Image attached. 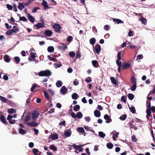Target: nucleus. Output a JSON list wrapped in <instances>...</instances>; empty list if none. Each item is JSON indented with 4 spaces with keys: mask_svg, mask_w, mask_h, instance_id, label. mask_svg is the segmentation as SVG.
I'll use <instances>...</instances> for the list:
<instances>
[{
    "mask_svg": "<svg viewBox=\"0 0 155 155\" xmlns=\"http://www.w3.org/2000/svg\"><path fill=\"white\" fill-rule=\"evenodd\" d=\"M51 74V72L48 70L41 71L38 73L39 76L41 77H48L50 76Z\"/></svg>",
    "mask_w": 155,
    "mask_h": 155,
    "instance_id": "nucleus-1",
    "label": "nucleus"
},
{
    "mask_svg": "<svg viewBox=\"0 0 155 155\" xmlns=\"http://www.w3.org/2000/svg\"><path fill=\"white\" fill-rule=\"evenodd\" d=\"M39 113L38 111L37 110L33 111L32 114V119L33 120H35L38 118L39 115Z\"/></svg>",
    "mask_w": 155,
    "mask_h": 155,
    "instance_id": "nucleus-2",
    "label": "nucleus"
},
{
    "mask_svg": "<svg viewBox=\"0 0 155 155\" xmlns=\"http://www.w3.org/2000/svg\"><path fill=\"white\" fill-rule=\"evenodd\" d=\"M55 32H58L60 31L61 27L59 24L55 23L52 26Z\"/></svg>",
    "mask_w": 155,
    "mask_h": 155,
    "instance_id": "nucleus-3",
    "label": "nucleus"
},
{
    "mask_svg": "<svg viewBox=\"0 0 155 155\" xmlns=\"http://www.w3.org/2000/svg\"><path fill=\"white\" fill-rule=\"evenodd\" d=\"M94 52L99 54L101 49V46L99 44H96L95 45Z\"/></svg>",
    "mask_w": 155,
    "mask_h": 155,
    "instance_id": "nucleus-4",
    "label": "nucleus"
},
{
    "mask_svg": "<svg viewBox=\"0 0 155 155\" xmlns=\"http://www.w3.org/2000/svg\"><path fill=\"white\" fill-rule=\"evenodd\" d=\"M26 124L29 126L31 127H36L38 125V124L35 121H32V122H29L28 123H26Z\"/></svg>",
    "mask_w": 155,
    "mask_h": 155,
    "instance_id": "nucleus-5",
    "label": "nucleus"
},
{
    "mask_svg": "<svg viewBox=\"0 0 155 155\" xmlns=\"http://www.w3.org/2000/svg\"><path fill=\"white\" fill-rule=\"evenodd\" d=\"M104 118L106 120V123H109L112 121V119L107 114H106L104 116Z\"/></svg>",
    "mask_w": 155,
    "mask_h": 155,
    "instance_id": "nucleus-6",
    "label": "nucleus"
},
{
    "mask_svg": "<svg viewBox=\"0 0 155 155\" xmlns=\"http://www.w3.org/2000/svg\"><path fill=\"white\" fill-rule=\"evenodd\" d=\"M130 66L131 65L127 63L126 62H123L122 64V69L125 70L130 67Z\"/></svg>",
    "mask_w": 155,
    "mask_h": 155,
    "instance_id": "nucleus-7",
    "label": "nucleus"
},
{
    "mask_svg": "<svg viewBox=\"0 0 155 155\" xmlns=\"http://www.w3.org/2000/svg\"><path fill=\"white\" fill-rule=\"evenodd\" d=\"M0 120L5 125H7L8 124V123L6 120L5 117L3 115L0 116Z\"/></svg>",
    "mask_w": 155,
    "mask_h": 155,
    "instance_id": "nucleus-8",
    "label": "nucleus"
},
{
    "mask_svg": "<svg viewBox=\"0 0 155 155\" xmlns=\"http://www.w3.org/2000/svg\"><path fill=\"white\" fill-rule=\"evenodd\" d=\"M44 34L45 35L47 36L50 37L52 35V32L51 30H47L45 31Z\"/></svg>",
    "mask_w": 155,
    "mask_h": 155,
    "instance_id": "nucleus-9",
    "label": "nucleus"
},
{
    "mask_svg": "<svg viewBox=\"0 0 155 155\" xmlns=\"http://www.w3.org/2000/svg\"><path fill=\"white\" fill-rule=\"evenodd\" d=\"M67 91V89L65 86H63L60 89V92L63 95H64Z\"/></svg>",
    "mask_w": 155,
    "mask_h": 155,
    "instance_id": "nucleus-10",
    "label": "nucleus"
},
{
    "mask_svg": "<svg viewBox=\"0 0 155 155\" xmlns=\"http://www.w3.org/2000/svg\"><path fill=\"white\" fill-rule=\"evenodd\" d=\"M92 63L93 66L95 68H98L99 66V63L98 61L95 60H94L92 61Z\"/></svg>",
    "mask_w": 155,
    "mask_h": 155,
    "instance_id": "nucleus-11",
    "label": "nucleus"
},
{
    "mask_svg": "<svg viewBox=\"0 0 155 155\" xmlns=\"http://www.w3.org/2000/svg\"><path fill=\"white\" fill-rule=\"evenodd\" d=\"M34 26H36L37 29H39L44 27L45 24L44 23H38L37 24L35 25Z\"/></svg>",
    "mask_w": 155,
    "mask_h": 155,
    "instance_id": "nucleus-12",
    "label": "nucleus"
},
{
    "mask_svg": "<svg viewBox=\"0 0 155 155\" xmlns=\"http://www.w3.org/2000/svg\"><path fill=\"white\" fill-rule=\"evenodd\" d=\"M94 113L95 117H99L101 116V113L99 111L96 110L94 111Z\"/></svg>",
    "mask_w": 155,
    "mask_h": 155,
    "instance_id": "nucleus-13",
    "label": "nucleus"
},
{
    "mask_svg": "<svg viewBox=\"0 0 155 155\" xmlns=\"http://www.w3.org/2000/svg\"><path fill=\"white\" fill-rule=\"evenodd\" d=\"M28 19L32 23H34L35 21V18L33 16H31L29 13L28 14Z\"/></svg>",
    "mask_w": 155,
    "mask_h": 155,
    "instance_id": "nucleus-14",
    "label": "nucleus"
},
{
    "mask_svg": "<svg viewBox=\"0 0 155 155\" xmlns=\"http://www.w3.org/2000/svg\"><path fill=\"white\" fill-rule=\"evenodd\" d=\"M49 137L53 140H55L58 138V135L56 134H55L53 135H51L49 136Z\"/></svg>",
    "mask_w": 155,
    "mask_h": 155,
    "instance_id": "nucleus-15",
    "label": "nucleus"
},
{
    "mask_svg": "<svg viewBox=\"0 0 155 155\" xmlns=\"http://www.w3.org/2000/svg\"><path fill=\"white\" fill-rule=\"evenodd\" d=\"M25 6V5L23 4L22 3H20L18 5V8L20 10H23V8H24Z\"/></svg>",
    "mask_w": 155,
    "mask_h": 155,
    "instance_id": "nucleus-16",
    "label": "nucleus"
},
{
    "mask_svg": "<svg viewBox=\"0 0 155 155\" xmlns=\"http://www.w3.org/2000/svg\"><path fill=\"white\" fill-rule=\"evenodd\" d=\"M42 4L44 7L45 9H47L49 8V6L47 4V2L44 0H43Z\"/></svg>",
    "mask_w": 155,
    "mask_h": 155,
    "instance_id": "nucleus-17",
    "label": "nucleus"
},
{
    "mask_svg": "<svg viewBox=\"0 0 155 155\" xmlns=\"http://www.w3.org/2000/svg\"><path fill=\"white\" fill-rule=\"evenodd\" d=\"M4 61L7 62H9L10 61V58H9V56L8 55H5L4 58Z\"/></svg>",
    "mask_w": 155,
    "mask_h": 155,
    "instance_id": "nucleus-18",
    "label": "nucleus"
},
{
    "mask_svg": "<svg viewBox=\"0 0 155 155\" xmlns=\"http://www.w3.org/2000/svg\"><path fill=\"white\" fill-rule=\"evenodd\" d=\"M128 124L130 128L133 129L135 130H136L137 129V128L135 127L134 125L132 124L131 122L129 123Z\"/></svg>",
    "mask_w": 155,
    "mask_h": 155,
    "instance_id": "nucleus-19",
    "label": "nucleus"
},
{
    "mask_svg": "<svg viewBox=\"0 0 155 155\" xmlns=\"http://www.w3.org/2000/svg\"><path fill=\"white\" fill-rule=\"evenodd\" d=\"M71 97L73 99L76 100L78 98V95L76 93H74L72 94Z\"/></svg>",
    "mask_w": 155,
    "mask_h": 155,
    "instance_id": "nucleus-20",
    "label": "nucleus"
},
{
    "mask_svg": "<svg viewBox=\"0 0 155 155\" xmlns=\"http://www.w3.org/2000/svg\"><path fill=\"white\" fill-rule=\"evenodd\" d=\"M71 146L73 147L74 149H77L78 150H79L80 149L82 148V146L81 145L77 146L75 144H74Z\"/></svg>",
    "mask_w": 155,
    "mask_h": 155,
    "instance_id": "nucleus-21",
    "label": "nucleus"
},
{
    "mask_svg": "<svg viewBox=\"0 0 155 155\" xmlns=\"http://www.w3.org/2000/svg\"><path fill=\"white\" fill-rule=\"evenodd\" d=\"M146 113L147 115L146 116V117L147 119H148V117L150 116L151 115V113L150 112V109H147L146 110Z\"/></svg>",
    "mask_w": 155,
    "mask_h": 155,
    "instance_id": "nucleus-22",
    "label": "nucleus"
},
{
    "mask_svg": "<svg viewBox=\"0 0 155 155\" xmlns=\"http://www.w3.org/2000/svg\"><path fill=\"white\" fill-rule=\"evenodd\" d=\"M47 50L48 52H52L54 51V48L53 46H50L48 47Z\"/></svg>",
    "mask_w": 155,
    "mask_h": 155,
    "instance_id": "nucleus-23",
    "label": "nucleus"
},
{
    "mask_svg": "<svg viewBox=\"0 0 155 155\" xmlns=\"http://www.w3.org/2000/svg\"><path fill=\"white\" fill-rule=\"evenodd\" d=\"M80 108L79 105H76L74 106L73 109L75 111H77L79 110Z\"/></svg>",
    "mask_w": 155,
    "mask_h": 155,
    "instance_id": "nucleus-24",
    "label": "nucleus"
},
{
    "mask_svg": "<svg viewBox=\"0 0 155 155\" xmlns=\"http://www.w3.org/2000/svg\"><path fill=\"white\" fill-rule=\"evenodd\" d=\"M12 29L13 30L14 33H17L19 31L18 27L16 26H14Z\"/></svg>",
    "mask_w": 155,
    "mask_h": 155,
    "instance_id": "nucleus-25",
    "label": "nucleus"
},
{
    "mask_svg": "<svg viewBox=\"0 0 155 155\" xmlns=\"http://www.w3.org/2000/svg\"><path fill=\"white\" fill-rule=\"evenodd\" d=\"M8 111L10 114H12L16 112V110L12 108L8 109Z\"/></svg>",
    "mask_w": 155,
    "mask_h": 155,
    "instance_id": "nucleus-26",
    "label": "nucleus"
},
{
    "mask_svg": "<svg viewBox=\"0 0 155 155\" xmlns=\"http://www.w3.org/2000/svg\"><path fill=\"white\" fill-rule=\"evenodd\" d=\"M131 82L134 84H137L136 83V79L135 77L134 76H132L131 80H130Z\"/></svg>",
    "mask_w": 155,
    "mask_h": 155,
    "instance_id": "nucleus-27",
    "label": "nucleus"
},
{
    "mask_svg": "<svg viewBox=\"0 0 155 155\" xmlns=\"http://www.w3.org/2000/svg\"><path fill=\"white\" fill-rule=\"evenodd\" d=\"M134 95L131 93H129L128 95V97L129 99L130 100H132L134 98Z\"/></svg>",
    "mask_w": 155,
    "mask_h": 155,
    "instance_id": "nucleus-28",
    "label": "nucleus"
},
{
    "mask_svg": "<svg viewBox=\"0 0 155 155\" xmlns=\"http://www.w3.org/2000/svg\"><path fill=\"white\" fill-rule=\"evenodd\" d=\"M107 147L109 149H111L113 147V145L110 142L108 143L107 144Z\"/></svg>",
    "mask_w": 155,
    "mask_h": 155,
    "instance_id": "nucleus-29",
    "label": "nucleus"
},
{
    "mask_svg": "<svg viewBox=\"0 0 155 155\" xmlns=\"http://www.w3.org/2000/svg\"><path fill=\"white\" fill-rule=\"evenodd\" d=\"M19 133L21 134H26V131L24 129L20 128L19 130Z\"/></svg>",
    "mask_w": 155,
    "mask_h": 155,
    "instance_id": "nucleus-30",
    "label": "nucleus"
},
{
    "mask_svg": "<svg viewBox=\"0 0 155 155\" xmlns=\"http://www.w3.org/2000/svg\"><path fill=\"white\" fill-rule=\"evenodd\" d=\"M50 149L52 150L53 151H56L57 149V147L53 145H51L49 147Z\"/></svg>",
    "mask_w": 155,
    "mask_h": 155,
    "instance_id": "nucleus-31",
    "label": "nucleus"
},
{
    "mask_svg": "<svg viewBox=\"0 0 155 155\" xmlns=\"http://www.w3.org/2000/svg\"><path fill=\"white\" fill-rule=\"evenodd\" d=\"M58 49L61 50H65L67 48V46H58Z\"/></svg>",
    "mask_w": 155,
    "mask_h": 155,
    "instance_id": "nucleus-32",
    "label": "nucleus"
},
{
    "mask_svg": "<svg viewBox=\"0 0 155 155\" xmlns=\"http://www.w3.org/2000/svg\"><path fill=\"white\" fill-rule=\"evenodd\" d=\"M56 85L57 87H59L62 85V83L61 81H58L56 84Z\"/></svg>",
    "mask_w": 155,
    "mask_h": 155,
    "instance_id": "nucleus-33",
    "label": "nucleus"
},
{
    "mask_svg": "<svg viewBox=\"0 0 155 155\" xmlns=\"http://www.w3.org/2000/svg\"><path fill=\"white\" fill-rule=\"evenodd\" d=\"M83 117V115L81 112L79 111L77 113V117L79 119H81Z\"/></svg>",
    "mask_w": 155,
    "mask_h": 155,
    "instance_id": "nucleus-34",
    "label": "nucleus"
},
{
    "mask_svg": "<svg viewBox=\"0 0 155 155\" xmlns=\"http://www.w3.org/2000/svg\"><path fill=\"white\" fill-rule=\"evenodd\" d=\"M110 80L111 82L114 85H116L117 82L115 78L113 77H111L110 78Z\"/></svg>",
    "mask_w": 155,
    "mask_h": 155,
    "instance_id": "nucleus-35",
    "label": "nucleus"
},
{
    "mask_svg": "<svg viewBox=\"0 0 155 155\" xmlns=\"http://www.w3.org/2000/svg\"><path fill=\"white\" fill-rule=\"evenodd\" d=\"M96 42V39L94 38H92L90 40V42L91 44L93 45Z\"/></svg>",
    "mask_w": 155,
    "mask_h": 155,
    "instance_id": "nucleus-36",
    "label": "nucleus"
},
{
    "mask_svg": "<svg viewBox=\"0 0 155 155\" xmlns=\"http://www.w3.org/2000/svg\"><path fill=\"white\" fill-rule=\"evenodd\" d=\"M13 33H14L13 30L11 29L8 30L6 32V34L8 35H12Z\"/></svg>",
    "mask_w": 155,
    "mask_h": 155,
    "instance_id": "nucleus-37",
    "label": "nucleus"
},
{
    "mask_svg": "<svg viewBox=\"0 0 155 155\" xmlns=\"http://www.w3.org/2000/svg\"><path fill=\"white\" fill-rule=\"evenodd\" d=\"M0 100L3 102L7 103L8 99L0 95Z\"/></svg>",
    "mask_w": 155,
    "mask_h": 155,
    "instance_id": "nucleus-38",
    "label": "nucleus"
},
{
    "mask_svg": "<svg viewBox=\"0 0 155 155\" xmlns=\"http://www.w3.org/2000/svg\"><path fill=\"white\" fill-rule=\"evenodd\" d=\"M114 21H115L118 24L119 23H123V21L121 20L118 19H113Z\"/></svg>",
    "mask_w": 155,
    "mask_h": 155,
    "instance_id": "nucleus-39",
    "label": "nucleus"
},
{
    "mask_svg": "<svg viewBox=\"0 0 155 155\" xmlns=\"http://www.w3.org/2000/svg\"><path fill=\"white\" fill-rule=\"evenodd\" d=\"M31 118V116L30 115H28L26 116L24 120V121L25 122H27L29 121Z\"/></svg>",
    "mask_w": 155,
    "mask_h": 155,
    "instance_id": "nucleus-40",
    "label": "nucleus"
},
{
    "mask_svg": "<svg viewBox=\"0 0 155 155\" xmlns=\"http://www.w3.org/2000/svg\"><path fill=\"white\" fill-rule=\"evenodd\" d=\"M127 117V115L126 114H124L120 117V119L121 120H124L126 119Z\"/></svg>",
    "mask_w": 155,
    "mask_h": 155,
    "instance_id": "nucleus-41",
    "label": "nucleus"
},
{
    "mask_svg": "<svg viewBox=\"0 0 155 155\" xmlns=\"http://www.w3.org/2000/svg\"><path fill=\"white\" fill-rule=\"evenodd\" d=\"M129 109L130 111L133 114H135L136 113V110L135 107H129Z\"/></svg>",
    "mask_w": 155,
    "mask_h": 155,
    "instance_id": "nucleus-42",
    "label": "nucleus"
},
{
    "mask_svg": "<svg viewBox=\"0 0 155 155\" xmlns=\"http://www.w3.org/2000/svg\"><path fill=\"white\" fill-rule=\"evenodd\" d=\"M14 59L17 64H18L19 63L20 60V58L18 56L15 57Z\"/></svg>",
    "mask_w": 155,
    "mask_h": 155,
    "instance_id": "nucleus-43",
    "label": "nucleus"
},
{
    "mask_svg": "<svg viewBox=\"0 0 155 155\" xmlns=\"http://www.w3.org/2000/svg\"><path fill=\"white\" fill-rule=\"evenodd\" d=\"M64 134L67 137H69L71 136V132L69 131H65L64 133Z\"/></svg>",
    "mask_w": 155,
    "mask_h": 155,
    "instance_id": "nucleus-44",
    "label": "nucleus"
},
{
    "mask_svg": "<svg viewBox=\"0 0 155 155\" xmlns=\"http://www.w3.org/2000/svg\"><path fill=\"white\" fill-rule=\"evenodd\" d=\"M98 134L99 136L101 137L104 138L105 136V134L102 131L99 132Z\"/></svg>",
    "mask_w": 155,
    "mask_h": 155,
    "instance_id": "nucleus-45",
    "label": "nucleus"
},
{
    "mask_svg": "<svg viewBox=\"0 0 155 155\" xmlns=\"http://www.w3.org/2000/svg\"><path fill=\"white\" fill-rule=\"evenodd\" d=\"M137 87V84H134L131 86L130 89L132 91H134L136 90Z\"/></svg>",
    "mask_w": 155,
    "mask_h": 155,
    "instance_id": "nucleus-46",
    "label": "nucleus"
},
{
    "mask_svg": "<svg viewBox=\"0 0 155 155\" xmlns=\"http://www.w3.org/2000/svg\"><path fill=\"white\" fill-rule=\"evenodd\" d=\"M44 94L45 98L48 100H49V96L48 92L44 91Z\"/></svg>",
    "mask_w": 155,
    "mask_h": 155,
    "instance_id": "nucleus-47",
    "label": "nucleus"
},
{
    "mask_svg": "<svg viewBox=\"0 0 155 155\" xmlns=\"http://www.w3.org/2000/svg\"><path fill=\"white\" fill-rule=\"evenodd\" d=\"M19 20L20 21H26L27 20L25 16H23L20 17Z\"/></svg>",
    "mask_w": 155,
    "mask_h": 155,
    "instance_id": "nucleus-48",
    "label": "nucleus"
},
{
    "mask_svg": "<svg viewBox=\"0 0 155 155\" xmlns=\"http://www.w3.org/2000/svg\"><path fill=\"white\" fill-rule=\"evenodd\" d=\"M78 130L81 133H83L84 132V130L83 127H79L78 128Z\"/></svg>",
    "mask_w": 155,
    "mask_h": 155,
    "instance_id": "nucleus-49",
    "label": "nucleus"
},
{
    "mask_svg": "<svg viewBox=\"0 0 155 155\" xmlns=\"http://www.w3.org/2000/svg\"><path fill=\"white\" fill-rule=\"evenodd\" d=\"M69 55L71 58H74L75 56V53L73 51H71L69 53Z\"/></svg>",
    "mask_w": 155,
    "mask_h": 155,
    "instance_id": "nucleus-50",
    "label": "nucleus"
},
{
    "mask_svg": "<svg viewBox=\"0 0 155 155\" xmlns=\"http://www.w3.org/2000/svg\"><path fill=\"white\" fill-rule=\"evenodd\" d=\"M37 84H36L35 83L34 84H33V85H32L31 87V88L30 91H33L34 90L35 88V87H37Z\"/></svg>",
    "mask_w": 155,
    "mask_h": 155,
    "instance_id": "nucleus-51",
    "label": "nucleus"
},
{
    "mask_svg": "<svg viewBox=\"0 0 155 155\" xmlns=\"http://www.w3.org/2000/svg\"><path fill=\"white\" fill-rule=\"evenodd\" d=\"M85 81L87 83H88L92 81V79L90 77H88Z\"/></svg>",
    "mask_w": 155,
    "mask_h": 155,
    "instance_id": "nucleus-52",
    "label": "nucleus"
},
{
    "mask_svg": "<svg viewBox=\"0 0 155 155\" xmlns=\"http://www.w3.org/2000/svg\"><path fill=\"white\" fill-rule=\"evenodd\" d=\"M12 117L13 116L12 115L10 114L8 115L7 120H8L9 122H10V120H12Z\"/></svg>",
    "mask_w": 155,
    "mask_h": 155,
    "instance_id": "nucleus-53",
    "label": "nucleus"
},
{
    "mask_svg": "<svg viewBox=\"0 0 155 155\" xmlns=\"http://www.w3.org/2000/svg\"><path fill=\"white\" fill-rule=\"evenodd\" d=\"M120 60H117L116 61V64L117 65L118 67H121L122 64V62L120 61Z\"/></svg>",
    "mask_w": 155,
    "mask_h": 155,
    "instance_id": "nucleus-54",
    "label": "nucleus"
},
{
    "mask_svg": "<svg viewBox=\"0 0 155 155\" xmlns=\"http://www.w3.org/2000/svg\"><path fill=\"white\" fill-rule=\"evenodd\" d=\"M38 152V149L35 148L33 149V152L34 154L35 155H37V153Z\"/></svg>",
    "mask_w": 155,
    "mask_h": 155,
    "instance_id": "nucleus-55",
    "label": "nucleus"
},
{
    "mask_svg": "<svg viewBox=\"0 0 155 155\" xmlns=\"http://www.w3.org/2000/svg\"><path fill=\"white\" fill-rule=\"evenodd\" d=\"M127 97L126 96H123L121 97V100L122 102L126 103V100L125 98H126Z\"/></svg>",
    "mask_w": 155,
    "mask_h": 155,
    "instance_id": "nucleus-56",
    "label": "nucleus"
},
{
    "mask_svg": "<svg viewBox=\"0 0 155 155\" xmlns=\"http://www.w3.org/2000/svg\"><path fill=\"white\" fill-rule=\"evenodd\" d=\"M6 7L9 10H12L13 8L12 6L8 4L6 5Z\"/></svg>",
    "mask_w": 155,
    "mask_h": 155,
    "instance_id": "nucleus-57",
    "label": "nucleus"
},
{
    "mask_svg": "<svg viewBox=\"0 0 155 155\" xmlns=\"http://www.w3.org/2000/svg\"><path fill=\"white\" fill-rule=\"evenodd\" d=\"M141 22H142V23L143 24H144V25H145L146 24L147 22V20L146 19H145L144 18H141Z\"/></svg>",
    "mask_w": 155,
    "mask_h": 155,
    "instance_id": "nucleus-58",
    "label": "nucleus"
},
{
    "mask_svg": "<svg viewBox=\"0 0 155 155\" xmlns=\"http://www.w3.org/2000/svg\"><path fill=\"white\" fill-rule=\"evenodd\" d=\"M146 102L147 103H148V104H147L146 106L147 107V109H149L151 107V103L150 101L149 102L148 101H147Z\"/></svg>",
    "mask_w": 155,
    "mask_h": 155,
    "instance_id": "nucleus-59",
    "label": "nucleus"
},
{
    "mask_svg": "<svg viewBox=\"0 0 155 155\" xmlns=\"http://www.w3.org/2000/svg\"><path fill=\"white\" fill-rule=\"evenodd\" d=\"M149 109L150 110H151L153 113H155V107L154 106H152Z\"/></svg>",
    "mask_w": 155,
    "mask_h": 155,
    "instance_id": "nucleus-60",
    "label": "nucleus"
},
{
    "mask_svg": "<svg viewBox=\"0 0 155 155\" xmlns=\"http://www.w3.org/2000/svg\"><path fill=\"white\" fill-rule=\"evenodd\" d=\"M121 51H120L117 54V55L118 60H121Z\"/></svg>",
    "mask_w": 155,
    "mask_h": 155,
    "instance_id": "nucleus-61",
    "label": "nucleus"
},
{
    "mask_svg": "<svg viewBox=\"0 0 155 155\" xmlns=\"http://www.w3.org/2000/svg\"><path fill=\"white\" fill-rule=\"evenodd\" d=\"M73 84L75 86H77L79 84V82L77 79H75L74 81Z\"/></svg>",
    "mask_w": 155,
    "mask_h": 155,
    "instance_id": "nucleus-62",
    "label": "nucleus"
},
{
    "mask_svg": "<svg viewBox=\"0 0 155 155\" xmlns=\"http://www.w3.org/2000/svg\"><path fill=\"white\" fill-rule=\"evenodd\" d=\"M35 54L33 52H31L30 53V57L34 59L35 58Z\"/></svg>",
    "mask_w": 155,
    "mask_h": 155,
    "instance_id": "nucleus-63",
    "label": "nucleus"
},
{
    "mask_svg": "<svg viewBox=\"0 0 155 155\" xmlns=\"http://www.w3.org/2000/svg\"><path fill=\"white\" fill-rule=\"evenodd\" d=\"M71 115V117L74 118L75 119L77 117V114L76 115L73 112H72Z\"/></svg>",
    "mask_w": 155,
    "mask_h": 155,
    "instance_id": "nucleus-64",
    "label": "nucleus"
}]
</instances>
